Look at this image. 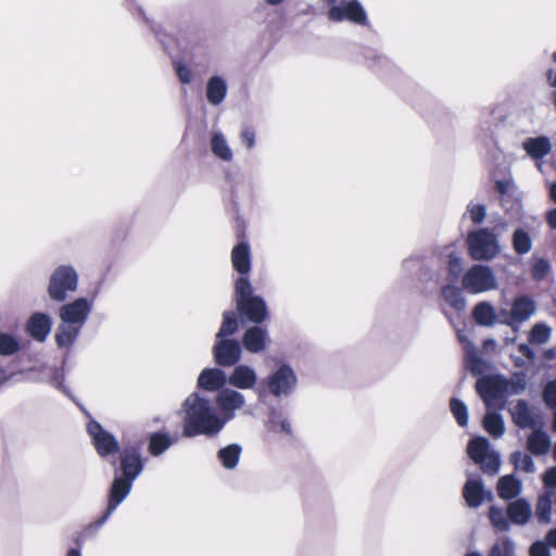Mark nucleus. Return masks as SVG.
<instances>
[{"mask_svg":"<svg viewBox=\"0 0 556 556\" xmlns=\"http://www.w3.org/2000/svg\"><path fill=\"white\" fill-rule=\"evenodd\" d=\"M182 435L214 438L226 427L216 407L210 399L199 392L189 394L182 403Z\"/></svg>","mask_w":556,"mask_h":556,"instance_id":"f257e3e1","label":"nucleus"},{"mask_svg":"<svg viewBox=\"0 0 556 556\" xmlns=\"http://www.w3.org/2000/svg\"><path fill=\"white\" fill-rule=\"evenodd\" d=\"M93 303L94 296H78L70 302L62 303L58 309L61 323L54 334L55 344L59 349L70 351L73 348L93 309Z\"/></svg>","mask_w":556,"mask_h":556,"instance_id":"f03ea898","label":"nucleus"},{"mask_svg":"<svg viewBox=\"0 0 556 556\" xmlns=\"http://www.w3.org/2000/svg\"><path fill=\"white\" fill-rule=\"evenodd\" d=\"M526 388L527 376L523 371H516L510 378L501 374L489 375L481 377L476 383V391L488 408L497 401H505L508 392L519 395L525 392Z\"/></svg>","mask_w":556,"mask_h":556,"instance_id":"7ed1b4c3","label":"nucleus"},{"mask_svg":"<svg viewBox=\"0 0 556 556\" xmlns=\"http://www.w3.org/2000/svg\"><path fill=\"white\" fill-rule=\"evenodd\" d=\"M235 302L241 324H263L269 317L265 299L253 292L249 277H238L235 281Z\"/></svg>","mask_w":556,"mask_h":556,"instance_id":"20e7f679","label":"nucleus"},{"mask_svg":"<svg viewBox=\"0 0 556 556\" xmlns=\"http://www.w3.org/2000/svg\"><path fill=\"white\" fill-rule=\"evenodd\" d=\"M466 243L468 254L473 261L490 262L502 251L498 236L489 227L470 230Z\"/></svg>","mask_w":556,"mask_h":556,"instance_id":"39448f33","label":"nucleus"},{"mask_svg":"<svg viewBox=\"0 0 556 556\" xmlns=\"http://www.w3.org/2000/svg\"><path fill=\"white\" fill-rule=\"evenodd\" d=\"M79 275L72 265H59L50 274L47 293L51 301L63 303L70 293L77 291Z\"/></svg>","mask_w":556,"mask_h":556,"instance_id":"423d86ee","label":"nucleus"},{"mask_svg":"<svg viewBox=\"0 0 556 556\" xmlns=\"http://www.w3.org/2000/svg\"><path fill=\"white\" fill-rule=\"evenodd\" d=\"M494 188L500 194L501 206L508 220L510 223L521 222L525 215L522 198L513 178L496 179L494 181Z\"/></svg>","mask_w":556,"mask_h":556,"instance_id":"0eeeda50","label":"nucleus"},{"mask_svg":"<svg viewBox=\"0 0 556 556\" xmlns=\"http://www.w3.org/2000/svg\"><path fill=\"white\" fill-rule=\"evenodd\" d=\"M261 384L274 397H289L298 387V376L291 365L282 363L262 379Z\"/></svg>","mask_w":556,"mask_h":556,"instance_id":"6e6552de","label":"nucleus"},{"mask_svg":"<svg viewBox=\"0 0 556 556\" xmlns=\"http://www.w3.org/2000/svg\"><path fill=\"white\" fill-rule=\"evenodd\" d=\"M328 9V20L334 23L349 21L353 24L368 25L367 13L358 0H324Z\"/></svg>","mask_w":556,"mask_h":556,"instance_id":"1a4fd4ad","label":"nucleus"},{"mask_svg":"<svg viewBox=\"0 0 556 556\" xmlns=\"http://www.w3.org/2000/svg\"><path fill=\"white\" fill-rule=\"evenodd\" d=\"M463 288L471 293L479 294L497 289V278L494 270L484 264H473L462 279Z\"/></svg>","mask_w":556,"mask_h":556,"instance_id":"9d476101","label":"nucleus"},{"mask_svg":"<svg viewBox=\"0 0 556 556\" xmlns=\"http://www.w3.org/2000/svg\"><path fill=\"white\" fill-rule=\"evenodd\" d=\"M132 486V482L114 476L108 489L106 507L102 516L88 526V530L98 531L100 528H102L117 509V507L128 497Z\"/></svg>","mask_w":556,"mask_h":556,"instance_id":"9b49d317","label":"nucleus"},{"mask_svg":"<svg viewBox=\"0 0 556 556\" xmlns=\"http://www.w3.org/2000/svg\"><path fill=\"white\" fill-rule=\"evenodd\" d=\"M144 466L140 446L132 444L119 451L118 467L115 468L114 476L134 483Z\"/></svg>","mask_w":556,"mask_h":556,"instance_id":"f8f14e48","label":"nucleus"},{"mask_svg":"<svg viewBox=\"0 0 556 556\" xmlns=\"http://www.w3.org/2000/svg\"><path fill=\"white\" fill-rule=\"evenodd\" d=\"M87 432L100 457L108 459L110 456L119 453L121 445L115 435L104 429L97 420L91 419L87 424Z\"/></svg>","mask_w":556,"mask_h":556,"instance_id":"ddd939ff","label":"nucleus"},{"mask_svg":"<svg viewBox=\"0 0 556 556\" xmlns=\"http://www.w3.org/2000/svg\"><path fill=\"white\" fill-rule=\"evenodd\" d=\"M242 343L237 339H216L212 346V355L219 367H232L242 358Z\"/></svg>","mask_w":556,"mask_h":556,"instance_id":"4468645a","label":"nucleus"},{"mask_svg":"<svg viewBox=\"0 0 556 556\" xmlns=\"http://www.w3.org/2000/svg\"><path fill=\"white\" fill-rule=\"evenodd\" d=\"M215 404L220 418L227 425L236 418L237 410L245 405V396L238 390L224 388L216 393Z\"/></svg>","mask_w":556,"mask_h":556,"instance_id":"2eb2a0df","label":"nucleus"},{"mask_svg":"<svg viewBox=\"0 0 556 556\" xmlns=\"http://www.w3.org/2000/svg\"><path fill=\"white\" fill-rule=\"evenodd\" d=\"M462 493L469 508H478L484 501L491 502L494 498L492 491L485 489L483 480L480 477H472L470 475H468L464 483Z\"/></svg>","mask_w":556,"mask_h":556,"instance_id":"dca6fc26","label":"nucleus"},{"mask_svg":"<svg viewBox=\"0 0 556 556\" xmlns=\"http://www.w3.org/2000/svg\"><path fill=\"white\" fill-rule=\"evenodd\" d=\"M269 341L268 329L263 324H253L247 327L241 338L243 349L252 354L264 352Z\"/></svg>","mask_w":556,"mask_h":556,"instance_id":"f3484780","label":"nucleus"},{"mask_svg":"<svg viewBox=\"0 0 556 556\" xmlns=\"http://www.w3.org/2000/svg\"><path fill=\"white\" fill-rule=\"evenodd\" d=\"M254 197V184L250 179L241 178L233 181L231 187V205L237 218L240 217L241 207L252 206Z\"/></svg>","mask_w":556,"mask_h":556,"instance_id":"a211bd4d","label":"nucleus"},{"mask_svg":"<svg viewBox=\"0 0 556 556\" xmlns=\"http://www.w3.org/2000/svg\"><path fill=\"white\" fill-rule=\"evenodd\" d=\"M227 375V384L235 390H252L257 383L256 370L247 364H237Z\"/></svg>","mask_w":556,"mask_h":556,"instance_id":"6ab92c4d","label":"nucleus"},{"mask_svg":"<svg viewBox=\"0 0 556 556\" xmlns=\"http://www.w3.org/2000/svg\"><path fill=\"white\" fill-rule=\"evenodd\" d=\"M52 325V317L47 312H35L27 319L26 331L35 341L45 342Z\"/></svg>","mask_w":556,"mask_h":556,"instance_id":"aec40b11","label":"nucleus"},{"mask_svg":"<svg viewBox=\"0 0 556 556\" xmlns=\"http://www.w3.org/2000/svg\"><path fill=\"white\" fill-rule=\"evenodd\" d=\"M227 384V374L218 366V367H207L204 368L197 380L198 389L207 392H219L226 388Z\"/></svg>","mask_w":556,"mask_h":556,"instance_id":"412c9836","label":"nucleus"},{"mask_svg":"<svg viewBox=\"0 0 556 556\" xmlns=\"http://www.w3.org/2000/svg\"><path fill=\"white\" fill-rule=\"evenodd\" d=\"M552 447V440L548 433L543 429V422L532 428L527 439V450L534 456L546 455Z\"/></svg>","mask_w":556,"mask_h":556,"instance_id":"4be33fe9","label":"nucleus"},{"mask_svg":"<svg viewBox=\"0 0 556 556\" xmlns=\"http://www.w3.org/2000/svg\"><path fill=\"white\" fill-rule=\"evenodd\" d=\"M231 263L239 277H248L251 271V249L248 241L241 240L233 247Z\"/></svg>","mask_w":556,"mask_h":556,"instance_id":"5701e85b","label":"nucleus"},{"mask_svg":"<svg viewBox=\"0 0 556 556\" xmlns=\"http://www.w3.org/2000/svg\"><path fill=\"white\" fill-rule=\"evenodd\" d=\"M507 517L513 525L526 526L532 517V507L525 497L510 501L507 505Z\"/></svg>","mask_w":556,"mask_h":556,"instance_id":"b1692460","label":"nucleus"},{"mask_svg":"<svg viewBox=\"0 0 556 556\" xmlns=\"http://www.w3.org/2000/svg\"><path fill=\"white\" fill-rule=\"evenodd\" d=\"M65 361L66 359L63 361L62 366L45 365L40 367L39 371L42 375V381H47L51 387L73 399L70 388L64 383L65 372L63 366L65 365Z\"/></svg>","mask_w":556,"mask_h":556,"instance_id":"393cba45","label":"nucleus"},{"mask_svg":"<svg viewBox=\"0 0 556 556\" xmlns=\"http://www.w3.org/2000/svg\"><path fill=\"white\" fill-rule=\"evenodd\" d=\"M522 149L534 161L542 160L552 151V141L547 136L528 137L522 141Z\"/></svg>","mask_w":556,"mask_h":556,"instance_id":"a878e982","label":"nucleus"},{"mask_svg":"<svg viewBox=\"0 0 556 556\" xmlns=\"http://www.w3.org/2000/svg\"><path fill=\"white\" fill-rule=\"evenodd\" d=\"M228 84L220 75L211 76L205 86V97L213 106L220 105L227 97Z\"/></svg>","mask_w":556,"mask_h":556,"instance_id":"bb28decb","label":"nucleus"},{"mask_svg":"<svg viewBox=\"0 0 556 556\" xmlns=\"http://www.w3.org/2000/svg\"><path fill=\"white\" fill-rule=\"evenodd\" d=\"M513 422L520 429H532L539 425L534 418L530 405L526 400H518L517 403L509 409Z\"/></svg>","mask_w":556,"mask_h":556,"instance_id":"cd10ccee","label":"nucleus"},{"mask_svg":"<svg viewBox=\"0 0 556 556\" xmlns=\"http://www.w3.org/2000/svg\"><path fill=\"white\" fill-rule=\"evenodd\" d=\"M535 302L530 296L519 295L514 299L511 303V311L518 329L522 323L527 321L535 313Z\"/></svg>","mask_w":556,"mask_h":556,"instance_id":"c85d7f7f","label":"nucleus"},{"mask_svg":"<svg viewBox=\"0 0 556 556\" xmlns=\"http://www.w3.org/2000/svg\"><path fill=\"white\" fill-rule=\"evenodd\" d=\"M176 438L172 437L167 431H155L148 437V452L153 457L164 454L175 442Z\"/></svg>","mask_w":556,"mask_h":556,"instance_id":"c756f323","label":"nucleus"},{"mask_svg":"<svg viewBox=\"0 0 556 556\" xmlns=\"http://www.w3.org/2000/svg\"><path fill=\"white\" fill-rule=\"evenodd\" d=\"M522 489L521 481L515 477V475H505L502 476L496 485V491L498 497L505 501H513L518 498L517 496L520 494Z\"/></svg>","mask_w":556,"mask_h":556,"instance_id":"7c9ffc66","label":"nucleus"},{"mask_svg":"<svg viewBox=\"0 0 556 556\" xmlns=\"http://www.w3.org/2000/svg\"><path fill=\"white\" fill-rule=\"evenodd\" d=\"M483 429L494 439L503 437L505 432V421L500 412L491 410L486 407V413L482 419Z\"/></svg>","mask_w":556,"mask_h":556,"instance_id":"2f4dec72","label":"nucleus"},{"mask_svg":"<svg viewBox=\"0 0 556 556\" xmlns=\"http://www.w3.org/2000/svg\"><path fill=\"white\" fill-rule=\"evenodd\" d=\"M553 496V490H544L538 498L534 515L540 525H548L552 522Z\"/></svg>","mask_w":556,"mask_h":556,"instance_id":"473e14b6","label":"nucleus"},{"mask_svg":"<svg viewBox=\"0 0 556 556\" xmlns=\"http://www.w3.org/2000/svg\"><path fill=\"white\" fill-rule=\"evenodd\" d=\"M531 233L525 227L518 226L511 233V249L517 255H525L532 250Z\"/></svg>","mask_w":556,"mask_h":556,"instance_id":"72a5a7b5","label":"nucleus"},{"mask_svg":"<svg viewBox=\"0 0 556 556\" xmlns=\"http://www.w3.org/2000/svg\"><path fill=\"white\" fill-rule=\"evenodd\" d=\"M242 447L238 443H230L217 451V459L227 470L235 469L240 460Z\"/></svg>","mask_w":556,"mask_h":556,"instance_id":"f704fd0d","label":"nucleus"},{"mask_svg":"<svg viewBox=\"0 0 556 556\" xmlns=\"http://www.w3.org/2000/svg\"><path fill=\"white\" fill-rule=\"evenodd\" d=\"M472 318L479 326L491 327L496 323V311L490 302L483 301L473 307Z\"/></svg>","mask_w":556,"mask_h":556,"instance_id":"c9c22d12","label":"nucleus"},{"mask_svg":"<svg viewBox=\"0 0 556 556\" xmlns=\"http://www.w3.org/2000/svg\"><path fill=\"white\" fill-rule=\"evenodd\" d=\"M240 318L233 311H225L223 313V320L218 331L215 334L216 339H233L232 336L238 331Z\"/></svg>","mask_w":556,"mask_h":556,"instance_id":"e433bc0d","label":"nucleus"},{"mask_svg":"<svg viewBox=\"0 0 556 556\" xmlns=\"http://www.w3.org/2000/svg\"><path fill=\"white\" fill-rule=\"evenodd\" d=\"M364 59L366 65L379 74L391 72L394 68V64L390 59H388L386 55L378 54L371 49L365 50Z\"/></svg>","mask_w":556,"mask_h":556,"instance_id":"4c0bfd02","label":"nucleus"},{"mask_svg":"<svg viewBox=\"0 0 556 556\" xmlns=\"http://www.w3.org/2000/svg\"><path fill=\"white\" fill-rule=\"evenodd\" d=\"M442 298L444 301L456 312H462L466 307V300L462 293V290L453 285L448 283L441 290Z\"/></svg>","mask_w":556,"mask_h":556,"instance_id":"58836bf2","label":"nucleus"},{"mask_svg":"<svg viewBox=\"0 0 556 556\" xmlns=\"http://www.w3.org/2000/svg\"><path fill=\"white\" fill-rule=\"evenodd\" d=\"M467 453L470 459L476 464L490 453V441L485 437H475L467 445Z\"/></svg>","mask_w":556,"mask_h":556,"instance_id":"ea45409f","label":"nucleus"},{"mask_svg":"<svg viewBox=\"0 0 556 556\" xmlns=\"http://www.w3.org/2000/svg\"><path fill=\"white\" fill-rule=\"evenodd\" d=\"M211 150L217 159L224 162H230L232 160V151L220 131L213 132L211 137Z\"/></svg>","mask_w":556,"mask_h":556,"instance_id":"a19ab883","label":"nucleus"},{"mask_svg":"<svg viewBox=\"0 0 556 556\" xmlns=\"http://www.w3.org/2000/svg\"><path fill=\"white\" fill-rule=\"evenodd\" d=\"M489 519L491 525L501 532H507L510 529V520L507 517V510L505 511L502 507L491 506L489 508Z\"/></svg>","mask_w":556,"mask_h":556,"instance_id":"79ce46f5","label":"nucleus"},{"mask_svg":"<svg viewBox=\"0 0 556 556\" xmlns=\"http://www.w3.org/2000/svg\"><path fill=\"white\" fill-rule=\"evenodd\" d=\"M509 459L516 470H522L526 473H534L536 470L532 454L515 451L510 454Z\"/></svg>","mask_w":556,"mask_h":556,"instance_id":"37998d69","label":"nucleus"},{"mask_svg":"<svg viewBox=\"0 0 556 556\" xmlns=\"http://www.w3.org/2000/svg\"><path fill=\"white\" fill-rule=\"evenodd\" d=\"M450 409L459 427H466L468 425V407L464 401L458 397H452L450 400Z\"/></svg>","mask_w":556,"mask_h":556,"instance_id":"c03bdc74","label":"nucleus"},{"mask_svg":"<svg viewBox=\"0 0 556 556\" xmlns=\"http://www.w3.org/2000/svg\"><path fill=\"white\" fill-rule=\"evenodd\" d=\"M552 333V328L545 323H536L532 326L529 332V342L531 344H544L546 343Z\"/></svg>","mask_w":556,"mask_h":556,"instance_id":"a18cd8bd","label":"nucleus"},{"mask_svg":"<svg viewBox=\"0 0 556 556\" xmlns=\"http://www.w3.org/2000/svg\"><path fill=\"white\" fill-rule=\"evenodd\" d=\"M21 349V343L12 333L0 332V355L11 356L17 353Z\"/></svg>","mask_w":556,"mask_h":556,"instance_id":"49530a36","label":"nucleus"},{"mask_svg":"<svg viewBox=\"0 0 556 556\" xmlns=\"http://www.w3.org/2000/svg\"><path fill=\"white\" fill-rule=\"evenodd\" d=\"M480 466L482 471L489 476L496 475L501 469V456L497 452H490L485 458L476 463Z\"/></svg>","mask_w":556,"mask_h":556,"instance_id":"de8ad7c7","label":"nucleus"},{"mask_svg":"<svg viewBox=\"0 0 556 556\" xmlns=\"http://www.w3.org/2000/svg\"><path fill=\"white\" fill-rule=\"evenodd\" d=\"M515 542L513 539L506 536L501 542L492 545L489 556H514Z\"/></svg>","mask_w":556,"mask_h":556,"instance_id":"09e8293b","label":"nucleus"},{"mask_svg":"<svg viewBox=\"0 0 556 556\" xmlns=\"http://www.w3.org/2000/svg\"><path fill=\"white\" fill-rule=\"evenodd\" d=\"M466 363L473 376L482 375L489 367V363L475 352L467 354Z\"/></svg>","mask_w":556,"mask_h":556,"instance_id":"8fccbe9b","label":"nucleus"},{"mask_svg":"<svg viewBox=\"0 0 556 556\" xmlns=\"http://www.w3.org/2000/svg\"><path fill=\"white\" fill-rule=\"evenodd\" d=\"M469 218L473 225H481L486 217V206L482 203L469 202L467 205Z\"/></svg>","mask_w":556,"mask_h":556,"instance_id":"3c124183","label":"nucleus"},{"mask_svg":"<svg viewBox=\"0 0 556 556\" xmlns=\"http://www.w3.org/2000/svg\"><path fill=\"white\" fill-rule=\"evenodd\" d=\"M544 404L556 410V379L549 380L545 383L542 392Z\"/></svg>","mask_w":556,"mask_h":556,"instance_id":"603ef678","label":"nucleus"},{"mask_svg":"<svg viewBox=\"0 0 556 556\" xmlns=\"http://www.w3.org/2000/svg\"><path fill=\"white\" fill-rule=\"evenodd\" d=\"M551 265L546 258H538L531 266V276L533 280L540 281L548 274Z\"/></svg>","mask_w":556,"mask_h":556,"instance_id":"864d4df0","label":"nucleus"},{"mask_svg":"<svg viewBox=\"0 0 556 556\" xmlns=\"http://www.w3.org/2000/svg\"><path fill=\"white\" fill-rule=\"evenodd\" d=\"M447 260V271L452 279H457L463 271L462 258L455 253H450Z\"/></svg>","mask_w":556,"mask_h":556,"instance_id":"5fc2aeb1","label":"nucleus"},{"mask_svg":"<svg viewBox=\"0 0 556 556\" xmlns=\"http://www.w3.org/2000/svg\"><path fill=\"white\" fill-rule=\"evenodd\" d=\"M496 321L502 325H506V326L510 327L516 332L519 330L517 323H516L515 318L513 317L511 308L510 309L500 308L498 312H496Z\"/></svg>","mask_w":556,"mask_h":556,"instance_id":"6e6d98bb","label":"nucleus"},{"mask_svg":"<svg viewBox=\"0 0 556 556\" xmlns=\"http://www.w3.org/2000/svg\"><path fill=\"white\" fill-rule=\"evenodd\" d=\"M175 72L181 84L188 85L191 83L193 78V72L187 64L182 62H176Z\"/></svg>","mask_w":556,"mask_h":556,"instance_id":"4d7b16f0","label":"nucleus"},{"mask_svg":"<svg viewBox=\"0 0 556 556\" xmlns=\"http://www.w3.org/2000/svg\"><path fill=\"white\" fill-rule=\"evenodd\" d=\"M530 556H551V546L546 540L534 541L529 548Z\"/></svg>","mask_w":556,"mask_h":556,"instance_id":"13d9d810","label":"nucleus"},{"mask_svg":"<svg viewBox=\"0 0 556 556\" xmlns=\"http://www.w3.org/2000/svg\"><path fill=\"white\" fill-rule=\"evenodd\" d=\"M278 418V414L277 412H271L269 414V424L275 427H279V430L288 435H291L292 434V428H291V424L289 422L288 419L283 418L281 420H277Z\"/></svg>","mask_w":556,"mask_h":556,"instance_id":"bf43d9fd","label":"nucleus"},{"mask_svg":"<svg viewBox=\"0 0 556 556\" xmlns=\"http://www.w3.org/2000/svg\"><path fill=\"white\" fill-rule=\"evenodd\" d=\"M136 13L142 18V21L151 29V31H153L155 34V36L157 37L160 43L164 46L163 40L160 38V36H161V34H160V25H157L155 22L151 21L147 16L144 10L140 5L136 7Z\"/></svg>","mask_w":556,"mask_h":556,"instance_id":"052dcab7","label":"nucleus"},{"mask_svg":"<svg viewBox=\"0 0 556 556\" xmlns=\"http://www.w3.org/2000/svg\"><path fill=\"white\" fill-rule=\"evenodd\" d=\"M542 481L545 490H556V466H553L543 473Z\"/></svg>","mask_w":556,"mask_h":556,"instance_id":"680f3d73","label":"nucleus"},{"mask_svg":"<svg viewBox=\"0 0 556 556\" xmlns=\"http://www.w3.org/2000/svg\"><path fill=\"white\" fill-rule=\"evenodd\" d=\"M545 76L548 86L553 89L551 92V101L554 106H556V70H547Z\"/></svg>","mask_w":556,"mask_h":556,"instance_id":"e2e57ef3","label":"nucleus"},{"mask_svg":"<svg viewBox=\"0 0 556 556\" xmlns=\"http://www.w3.org/2000/svg\"><path fill=\"white\" fill-rule=\"evenodd\" d=\"M241 141L247 146L248 149H252L255 146V132L250 128H245L241 132Z\"/></svg>","mask_w":556,"mask_h":556,"instance_id":"0e129e2a","label":"nucleus"},{"mask_svg":"<svg viewBox=\"0 0 556 556\" xmlns=\"http://www.w3.org/2000/svg\"><path fill=\"white\" fill-rule=\"evenodd\" d=\"M518 351L528 361L533 362L535 359V352L528 343H520L518 345Z\"/></svg>","mask_w":556,"mask_h":556,"instance_id":"69168bd1","label":"nucleus"},{"mask_svg":"<svg viewBox=\"0 0 556 556\" xmlns=\"http://www.w3.org/2000/svg\"><path fill=\"white\" fill-rule=\"evenodd\" d=\"M544 539L546 540V542L548 543L551 548H555L556 549V527L549 529L546 532Z\"/></svg>","mask_w":556,"mask_h":556,"instance_id":"338daca9","label":"nucleus"},{"mask_svg":"<svg viewBox=\"0 0 556 556\" xmlns=\"http://www.w3.org/2000/svg\"><path fill=\"white\" fill-rule=\"evenodd\" d=\"M546 222L552 229H556V207L547 212Z\"/></svg>","mask_w":556,"mask_h":556,"instance_id":"774afa93","label":"nucleus"}]
</instances>
